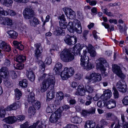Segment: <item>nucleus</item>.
Instances as JSON below:
<instances>
[{
    "label": "nucleus",
    "instance_id": "obj_31",
    "mask_svg": "<svg viewBox=\"0 0 128 128\" xmlns=\"http://www.w3.org/2000/svg\"><path fill=\"white\" fill-rule=\"evenodd\" d=\"M103 94L105 100L110 98L112 95L111 90H106L104 91Z\"/></svg>",
    "mask_w": 128,
    "mask_h": 128
},
{
    "label": "nucleus",
    "instance_id": "obj_2",
    "mask_svg": "<svg viewBox=\"0 0 128 128\" xmlns=\"http://www.w3.org/2000/svg\"><path fill=\"white\" fill-rule=\"evenodd\" d=\"M67 28L70 32H72L74 31L79 34H81L82 32L81 23L77 19L74 20L73 22H69L67 26Z\"/></svg>",
    "mask_w": 128,
    "mask_h": 128
},
{
    "label": "nucleus",
    "instance_id": "obj_10",
    "mask_svg": "<svg viewBox=\"0 0 128 128\" xmlns=\"http://www.w3.org/2000/svg\"><path fill=\"white\" fill-rule=\"evenodd\" d=\"M116 87L118 90L123 92H125L127 90L126 86L122 80H120L117 83Z\"/></svg>",
    "mask_w": 128,
    "mask_h": 128
},
{
    "label": "nucleus",
    "instance_id": "obj_49",
    "mask_svg": "<svg viewBox=\"0 0 128 128\" xmlns=\"http://www.w3.org/2000/svg\"><path fill=\"white\" fill-rule=\"evenodd\" d=\"M32 104L34 106H36V108L37 109H38L41 107V104L39 101L36 100V101Z\"/></svg>",
    "mask_w": 128,
    "mask_h": 128
},
{
    "label": "nucleus",
    "instance_id": "obj_16",
    "mask_svg": "<svg viewBox=\"0 0 128 128\" xmlns=\"http://www.w3.org/2000/svg\"><path fill=\"white\" fill-rule=\"evenodd\" d=\"M21 103L18 101L13 103L10 105L9 106L6 108V110L10 111L12 110H15L20 106Z\"/></svg>",
    "mask_w": 128,
    "mask_h": 128
},
{
    "label": "nucleus",
    "instance_id": "obj_34",
    "mask_svg": "<svg viewBox=\"0 0 128 128\" xmlns=\"http://www.w3.org/2000/svg\"><path fill=\"white\" fill-rule=\"evenodd\" d=\"M26 58L25 56L18 55L14 59L15 60L18 62H24L26 60Z\"/></svg>",
    "mask_w": 128,
    "mask_h": 128
},
{
    "label": "nucleus",
    "instance_id": "obj_25",
    "mask_svg": "<svg viewBox=\"0 0 128 128\" xmlns=\"http://www.w3.org/2000/svg\"><path fill=\"white\" fill-rule=\"evenodd\" d=\"M62 65L60 62H58L55 64L54 70L57 74H59L62 70Z\"/></svg>",
    "mask_w": 128,
    "mask_h": 128
},
{
    "label": "nucleus",
    "instance_id": "obj_30",
    "mask_svg": "<svg viewBox=\"0 0 128 128\" xmlns=\"http://www.w3.org/2000/svg\"><path fill=\"white\" fill-rule=\"evenodd\" d=\"M0 2L6 6L10 7L12 6L13 1L12 0H0Z\"/></svg>",
    "mask_w": 128,
    "mask_h": 128
},
{
    "label": "nucleus",
    "instance_id": "obj_17",
    "mask_svg": "<svg viewBox=\"0 0 128 128\" xmlns=\"http://www.w3.org/2000/svg\"><path fill=\"white\" fill-rule=\"evenodd\" d=\"M88 54L86 50H83L82 55L80 54V55H79L81 57L80 64L89 61V57L87 55Z\"/></svg>",
    "mask_w": 128,
    "mask_h": 128
},
{
    "label": "nucleus",
    "instance_id": "obj_9",
    "mask_svg": "<svg viewBox=\"0 0 128 128\" xmlns=\"http://www.w3.org/2000/svg\"><path fill=\"white\" fill-rule=\"evenodd\" d=\"M63 11L67 16L68 14L70 18L71 19H74L75 18L76 14L75 12L71 9L68 8H63Z\"/></svg>",
    "mask_w": 128,
    "mask_h": 128
},
{
    "label": "nucleus",
    "instance_id": "obj_36",
    "mask_svg": "<svg viewBox=\"0 0 128 128\" xmlns=\"http://www.w3.org/2000/svg\"><path fill=\"white\" fill-rule=\"evenodd\" d=\"M100 127L98 126H97L96 128H103L102 127L104 126H107L109 124V122L106 121V120L102 119L100 121Z\"/></svg>",
    "mask_w": 128,
    "mask_h": 128
},
{
    "label": "nucleus",
    "instance_id": "obj_11",
    "mask_svg": "<svg viewBox=\"0 0 128 128\" xmlns=\"http://www.w3.org/2000/svg\"><path fill=\"white\" fill-rule=\"evenodd\" d=\"M64 41L66 44L69 45L74 44L76 43L77 40L76 36H72L68 35L66 36Z\"/></svg>",
    "mask_w": 128,
    "mask_h": 128
},
{
    "label": "nucleus",
    "instance_id": "obj_42",
    "mask_svg": "<svg viewBox=\"0 0 128 128\" xmlns=\"http://www.w3.org/2000/svg\"><path fill=\"white\" fill-rule=\"evenodd\" d=\"M20 86L22 88H25L28 85V81L26 79H24L19 82Z\"/></svg>",
    "mask_w": 128,
    "mask_h": 128
},
{
    "label": "nucleus",
    "instance_id": "obj_60",
    "mask_svg": "<svg viewBox=\"0 0 128 128\" xmlns=\"http://www.w3.org/2000/svg\"><path fill=\"white\" fill-rule=\"evenodd\" d=\"M70 108V106H69L66 105H64L61 108H60L61 110L62 109L66 111L67 110H68Z\"/></svg>",
    "mask_w": 128,
    "mask_h": 128
},
{
    "label": "nucleus",
    "instance_id": "obj_64",
    "mask_svg": "<svg viewBox=\"0 0 128 128\" xmlns=\"http://www.w3.org/2000/svg\"><path fill=\"white\" fill-rule=\"evenodd\" d=\"M29 125L27 122H26L20 125V128H28Z\"/></svg>",
    "mask_w": 128,
    "mask_h": 128
},
{
    "label": "nucleus",
    "instance_id": "obj_48",
    "mask_svg": "<svg viewBox=\"0 0 128 128\" xmlns=\"http://www.w3.org/2000/svg\"><path fill=\"white\" fill-rule=\"evenodd\" d=\"M112 89L114 91L113 93L114 96L115 98H118L119 96V94L118 91L116 90L114 87L112 88Z\"/></svg>",
    "mask_w": 128,
    "mask_h": 128
},
{
    "label": "nucleus",
    "instance_id": "obj_50",
    "mask_svg": "<svg viewBox=\"0 0 128 128\" xmlns=\"http://www.w3.org/2000/svg\"><path fill=\"white\" fill-rule=\"evenodd\" d=\"M6 108L5 109L1 108L0 110V117L1 118L4 117L6 113Z\"/></svg>",
    "mask_w": 128,
    "mask_h": 128
},
{
    "label": "nucleus",
    "instance_id": "obj_40",
    "mask_svg": "<svg viewBox=\"0 0 128 128\" xmlns=\"http://www.w3.org/2000/svg\"><path fill=\"white\" fill-rule=\"evenodd\" d=\"M15 94L16 95V98L18 100L22 96V93L18 89L16 88L14 90Z\"/></svg>",
    "mask_w": 128,
    "mask_h": 128
},
{
    "label": "nucleus",
    "instance_id": "obj_35",
    "mask_svg": "<svg viewBox=\"0 0 128 128\" xmlns=\"http://www.w3.org/2000/svg\"><path fill=\"white\" fill-rule=\"evenodd\" d=\"M14 22L12 19L6 17L5 25L12 27L14 25Z\"/></svg>",
    "mask_w": 128,
    "mask_h": 128
},
{
    "label": "nucleus",
    "instance_id": "obj_58",
    "mask_svg": "<svg viewBox=\"0 0 128 128\" xmlns=\"http://www.w3.org/2000/svg\"><path fill=\"white\" fill-rule=\"evenodd\" d=\"M0 72H2L8 74V69L6 67H2L0 69Z\"/></svg>",
    "mask_w": 128,
    "mask_h": 128
},
{
    "label": "nucleus",
    "instance_id": "obj_3",
    "mask_svg": "<svg viewBox=\"0 0 128 128\" xmlns=\"http://www.w3.org/2000/svg\"><path fill=\"white\" fill-rule=\"evenodd\" d=\"M60 56L61 60L64 62H70L74 58V56L68 49H64L60 53Z\"/></svg>",
    "mask_w": 128,
    "mask_h": 128
},
{
    "label": "nucleus",
    "instance_id": "obj_44",
    "mask_svg": "<svg viewBox=\"0 0 128 128\" xmlns=\"http://www.w3.org/2000/svg\"><path fill=\"white\" fill-rule=\"evenodd\" d=\"M4 83L5 85L7 87L11 86L12 84V82L9 78H5L4 80Z\"/></svg>",
    "mask_w": 128,
    "mask_h": 128
},
{
    "label": "nucleus",
    "instance_id": "obj_28",
    "mask_svg": "<svg viewBox=\"0 0 128 128\" xmlns=\"http://www.w3.org/2000/svg\"><path fill=\"white\" fill-rule=\"evenodd\" d=\"M95 126V123L92 121L88 120L86 122L84 127L85 128H94Z\"/></svg>",
    "mask_w": 128,
    "mask_h": 128
},
{
    "label": "nucleus",
    "instance_id": "obj_59",
    "mask_svg": "<svg viewBox=\"0 0 128 128\" xmlns=\"http://www.w3.org/2000/svg\"><path fill=\"white\" fill-rule=\"evenodd\" d=\"M6 44L2 40L0 41V48L2 49Z\"/></svg>",
    "mask_w": 128,
    "mask_h": 128
},
{
    "label": "nucleus",
    "instance_id": "obj_63",
    "mask_svg": "<svg viewBox=\"0 0 128 128\" xmlns=\"http://www.w3.org/2000/svg\"><path fill=\"white\" fill-rule=\"evenodd\" d=\"M25 119V116L23 115L18 116H17V118H16V120H20V121L22 120Z\"/></svg>",
    "mask_w": 128,
    "mask_h": 128
},
{
    "label": "nucleus",
    "instance_id": "obj_4",
    "mask_svg": "<svg viewBox=\"0 0 128 128\" xmlns=\"http://www.w3.org/2000/svg\"><path fill=\"white\" fill-rule=\"evenodd\" d=\"M85 78L89 84L98 82L102 80L101 74L98 73L93 72L90 73L89 76H86Z\"/></svg>",
    "mask_w": 128,
    "mask_h": 128
},
{
    "label": "nucleus",
    "instance_id": "obj_33",
    "mask_svg": "<svg viewBox=\"0 0 128 128\" xmlns=\"http://www.w3.org/2000/svg\"><path fill=\"white\" fill-rule=\"evenodd\" d=\"M6 32L11 38H15L18 36L17 33L14 30H10L7 31Z\"/></svg>",
    "mask_w": 128,
    "mask_h": 128
},
{
    "label": "nucleus",
    "instance_id": "obj_13",
    "mask_svg": "<svg viewBox=\"0 0 128 128\" xmlns=\"http://www.w3.org/2000/svg\"><path fill=\"white\" fill-rule=\"evenodd\" d=\"M84 44L80 45L78 44L75 45L72 48V52L74 54H79L80 55V51L83 47H86Z\"/></svg>",
    "mask_w": 128,
    "mask_h": 128
},
{
    "label": "nucleus",
    "instance_id": "obj_39",
    "mask_svg": "<svg viewBox=\"0 0 128 128\" xmlns=\"http://www.w3.org/2000/svg\"><path fill=\"white\" fill-rule=\"evenodd\" d=\"M56 99L58 101H60L62 99L64 98V94L62 92H59L57 93Z\"/></svg>",
    "mask_w": 128,
    "mask_h": 128
},
{
    "label": "nucleus",
    "instance_id": "obj_29",
    "mask_svg": "<svg viewBox=\"0 0 128 128\" xmlns=\"http://www.w3.org/2000/svg\"><path fill=\"white\" fill-rule=\"evenodd\" d=\"M80 65L84 68L88 70H90L92 68V64L89 61L81 64Z\"/></svg>",
    "mask_w": 128,
    "mask_h": 128
},
{
    "label": "nucleus",
    "instance_id": "obj_61",
    "mask_svg": "<svg viewBox=\"0 0 128 128\" xmlns=\"http://www.w3.org/2000/svg\"><path fill=\"white\" fill-rule=\"evenodd\" d=\"M40 122L39 120L37 121L36 122L34 123L33 125L30 126L28 128H36L37 126L38 125Z\"/></svg>",
    "mask_w": 128,
    "mask_h": 128
},
{
    "label": "nucleus",
    "instance_id": "obj_23",
    "mask_svg": "<svg viewBox=\"0 0 128 128\" xmlns=\"http://www.w3.org/2000/svg\"><path fill=\"white\" fill-rule=\"evenodd\" d=\"M86 48H88V52L90 56L92 57H94L96 55V52L94 50V48L90 44H89L88 47L86 46Z\"/></svg>",
    "mask_w": 128,
    "mask_h": 128
},
{
    "label": "nucleus",
    "instance_id": "obj_32",
    "mask_svg": "<svg viewBox=\"0 0 128 128\" xmlns=\"http://www.w3.org/2000/svg\"><path fill=\"white\" fill-rule=\"evenodd\" d=\"M56 105L53 104L49 105L47 107L46 111L48 113H52L56 109Z\"/></svg>",
    "mask_w": 128,
    "mask_h": 128
},
{
    "label": "nucleus",
    "instance_id": "obj_38",
    "mask_svg": "<svg viewBox=\"0 0 128 128\" xmlns=\"http://www.w3.org/2000/svg\"><path fill=\"white\" fill-rule=\"evenodd\" d=\"M36 112V110L33 106H31L28 110V113L30 116L34 115Z\"/></svg>",
    "mask_w": 128,
    "mask_h": 128
},
{
    "label": "nucleus",
    "instance_id": "obj_51",
    "mask_svg": "<svg viewBox=\"0 0 128 128\" xmlns=\"http://www.w3.org/2000/svg\"><path fill=\"white\" fill-rule=\"evenodd\" d=\"M122 103L125 105H128V96H126L122 100Z\"/></svg>",
    "mask_w": 128,
    "mask_h": 128
},
{
    "label": "nucleus",
    "instance_id": "obj_55",
    "mask_svg": "<svg viewBox=\"0 0 128 128\" xmlns=\"http://www.w3.org/2000/svg\"><path fill=\"white\" fill-rule=\"evenodd\" d=\"M52 62V59L50 57H47L44 61V62L46 64L49 65Z\"/></svg>",
    "mask_w": 128,
    "mask_h": 128
},
{
    "label": "nucleus",
    "instance_id": "obj_47",
    "mask_svg": "<svg viewBox=\"0 0 128 128\" xmlns=\"http://www.w3.org/2000/svg\"><path fill=\"white\" fill-rule=\"evenodd\" d=\"M86 90L88 92L91 93L92 92L93 90V88L92 86L86 85L85 86Z\"/></svg>",
    "mask_w": 128,
    "mask_h": 128
},
{
    "label": "nucleus",
    "instance_id": "obj_12",
    "mask_svg": "<svg viewBox=\"0 0 128 128\" xmlns=\"http://www.w3.org/2000/svg\"><path fill=\"white\" fill-rule=\"evenodd\" d=\"M58 19L59 20L60 27L63 28H67V23L66 22L65 16L64 14L60 15L58 18Z\"/></svg>",
    "mask_w": 128,
    "mask_h": 128
},
{
    "label": "nucleus",
    "instance_id": "obj_57",
    "mask_svg": "<svg viewBox=\"0 0 128 128\" xmlns=\"http://www.w3.org/2000/svg\"><path fill=\"white\" fill-rule=\"evenodd\" d=\"M90 114H95L96 109L95 108L93 107H92L88 110Z\"/></svg>",
    "mask_w": 128,
    "mask_h": 128
},
{
    "label": "nucleus",
    "instance_id": "obj_54",
    "mask_svg": "<svg viewBox=\"0 0 128 128\" xmlns=\"http://www.w3.org/2000/svg\"><path fill=\"white\" fill-rule=\"evenodd\" d=\"M2 50L5 51L9 52L11 50V48L10 46L7 44Z\"/></svg>",
    "mask_w": 128,
    "mask_h": 128
},
{
    "label": "nucleus",
    "instance_id": "obj_22",
    "mask_svg": "<svg viewBox=\"0 0 128 128\" xmlns=\"http://www.w3.org/2000/svg\"><path fill=\"white\" fill-rule=\"evenodd\" d=\"M27 76L28 79L31 81H33L35 79V76L32 69L27 70L26 72Z\"/></svg>",
    "mask_w": 128,
    "mask_h": 128
},
{
    "label": "nucleus",
    "instance_id": "obj_6",
    "mask_svg": "<svg viewBox=\"0 0 128 128\" xmlns=\"http://www.w3.org/2000/svg\"><path fill=\"white\" fill-rule=\"evenodd\" d=\"M62 112V110L60 108H59L52 113L50 119L51 122L54 123L56 122L61 116Z\"/></svg>",
    "mask_w": 128,
    "mask_h": 128
},
{
    "label": "nucleus",
    "instance_id": "obj_7",
    "mask_svg": "<svg viewBox=\"0 0 128 128\" xmlns=\"http://www.w3.org/2000/svg\"><path fill=\"white\" fill-rule=\"evenodd\" d=\"M112 69L113 72L121 78H125V76L122 73L120 67L117 65H112Z\"/></svg>",
    "mask_w": 128,
    "mask_h": 128
},
{
    "label": "nucleus",
    "instance_id": "obj_43",
    "mask_svg": "<svg viewBox=\"0 0 128 128\" xmlns=\"http://www.w3.org/2000/svg\"><path fill=\"white\" fill-rule=\"evenodd\" d=\"M14 68L17 69L21 70L24 67V64L20 63L15 64H14Z\"/></svg>",
    "mask_w": 128,
    "mask_h": 128
},
{
    "label": "nucleus",
    "instance_id": "obj_62",
    "mask_svg": "<svg viewBox=\"0 0 128 128\" xmlns=\"http://www.w3.org/2000/svg\"><path fill=\"white\" fill-rule=\"evenodd\" d=\"M11 76L12 78L13 79H15L17 77V75L15 71H12L11 72Z\"/></svg>",
    "mask_w": 128,
    "mask_h": 128
},
{
    "label": "nucleus",
    "instance_id": "obj_26",
    "mask_svg": "<svg viewBox=\"0 0 128 128\" xmlns=\"http://www.w3.org/2000/svg\"><path fill=\"white\" fill-rule=\"evenodd\" d=\"M66 28H63L60 26V28H56L54 32L55 35L58 36L60 35H62L64 33V30Z\"/></svg>",
    "mask_w": 128,
    "mask_h": 128
},
{
    "label": "nucleus",
    "instance_id": "obj_27",
    "mask_svg": "<svg viewBox=\"0 0 128 128\" xmlns=\"http://www.w3.org/2000/svg\"><path fill=\"white\" fill-rule=\"evenodd\" d=\"M107 108L108 109H111L115 108L116 106V102L113 99H111L106 103Z\"/></svg>",
    "mask_w": 128,
    "mask_h": 128
},
{
    "label": "nucleus",
    "instance_id": "obj_52",
    "mask_svg": "<svg viewBox=\"0 0 128 128\" xmlns=\"http://www.w3.org/2000/svg\"><path fill=\"white\" fill-rule=\"evenodd\" d=\"M82 114L84 117H86L90 114L88 110H82Z\"/></svg>",
    "mask_w": 128,
    "mask_h": 128
},
{
    "label": "nucleus",
    "instance_id": "obj_56",
    "mask_svg": "<svg viewBox=\"0 0 128 128\" xmlns=\"http://www.w3.org/2000/svg\"><path fill=\"white\" fill-rule=\"evenodd\" d=\"M42 64L40 66V72H43L45 69V66L44 63L42 62Z\"/></svg>",
    "mask_w": 128,
    "mask_h": 128
},
{
    "label": "nucleus",
    "instance_id": "obj_8",
    "mask_svg": "<svg viewBox=\"0 0 128 128\" xmlns=\"http://www.w3.org/2000/svg\"><path fill=\"white\" fill-rule=\"evenodd\" d=\"M34 12L31 7H29L26 8L24 10L23 14L25 18L28 19L33 16Z\"/></svg>",
    "mask_w": 128,
    "mask_h": 128
},
{
    "label": "nucleus",
    "instance_id": "obj_41",
    "mask_svg": "<svg viewBox=\"0 0 128 128\" xmlns=\"http://www.w3.org/2000/svg\"><path fill=\"white\" fill-rule=\"evenodd\" d=\"M92 96L88 95L86 98V100L85 103V105L86 106L90 105L92 103Z\"/></svg>",
    "mask_w": 128,
    "mask_h": 128
},
{
    "label": "nucleus",
    "instance_id": "obj_14",
    "mask_svg": "<svg viewBox=\"0 0 128 128\" xmlns=\"http://www.w3.org/2000/svg\"><path fill=\"white\" fill-rule=\"evenodd\" d=\"M35 94L33 92H31L27 95L26 98V100L30 104H33L36 101L35 97Z\"/></svg>",
    "mask_w": 128,
    "mask_h": 128
},
{
    "label": "nucleus",
    "instance_id": "obj_15",
    "mask_svg": "<svg viewBox=\"0 0 128 128\" xmlns=\"http://www.w3.org/2000/svg\"><path fill=\"white\" fill-rule=\"evenodd\" d=\"M85 93L86 91L84 86L82 85H80L78 86L77 91L75 94L77 95L84 96Z\"/></svg>",
    "mask_w": 128,
    "mask_h": 128
},
{
    "label": "nucleus",
    "instance_id": "obj_20",
    "mask_svg": "<svg viewBox=\"0 0 128 128\" xmlns=\"http://www.w3.org/2000/svg\"><path fill=\"white\" fill-rule=\"evenodd\" d=\"M98 61H99V64H98L96 66L97 68L100 69L101 71H105L106 70L104 67V65L103 64H104L106 61L102 58L99 59Z\"/></svg>",
    "mask_w": 128,
    "mask_h": 128
},
{
    "label": "nucleus",
    "instance_id": "obj_46",
    "mask_svg": "<svg viewBox=\"0 0 128 128\" xmlns=\"http://www.w3.org/2000/svg\"><path fill=\"white\" fill-rule=\"evenodd\" d=\"M8 74V73L0 72V83L2 82V79L1 77L4 78H6L7 77Z\"/></svg>",
    "mask_w": 128,
    "mask_h": 128
},
{
    "label": "nucleus",
    "instance_id": "obj_5",
    "mask_svg": "<svg viewBox=\"0 0 128 128\" xmlns=\"http://www.w3.org/2000/svg\"><path fill=\"white\" fill-rule=\"evenodd\" d=\"M74 73V70L72 68L66 67L60 74V75L62 79L66 80L73 76Z\"/></svg>",
    "mask_w": 128,
    "mask_h": 128
},
{
    "label": "nucleus",
    "instance_id": "obj_21",
    "mask_svg": "<svg viewBox=\"0 0 128 128\" xmlns=\"http://www.w3.org/2000/svg\"><path fill=\"white\" fill-rule=\"evenodd\" d=\"M29 19V24L32 26L35 27L39 24V20L35 17L30 18Z\"/></svg>",
    "mask_w": 128,
    "mask_h": 128
},
{
    "label": "nucleus",
    "instance_id": "obj_37",
    "mask_svg": "<svg viewBox=\"0 0 128 128\" xmlns=\"http://www.w3.org/2000/svg\"><path fill=\"white\" fill-rule=\"evenodd\" d=\"M72 120L73 122L76 124H80L82 121V118H81L78 116L74 117L72 119Z\"/></svg>",
    "mask_w": 128,
    "mask_h": 128
},
{
    "label": "nucleus",
    "instance_id": "obj_19",
    "mask_svg": "<svg viewBox=\"0 0 128 128\" xmlns=\"http://www.w3.org/2000/svg\"><path fill=\"white\" fill-rule=\"evenodd\" d=\"M3 121L6 123L12 124L16 121V118L14 116H9L4 119Z\"/></svg>",
    "mask_w": 128,
    "mask_h": 128
},
{
    "label": "nucleus",
    "instance_id": "obj_18",
    "mask_svg": "<svg viewBox=\"0 0 128 128\" xmlns=\"http://www.w3.org/2000/svg\"><path fill=\"white\" fill-rule=\"evenodd\" d=\"M36 48L34 51V54L36 57L39 58L41 55L42 52V49L40 48V45L38 44H36L34 45Z\"/></svg>",
    "mask_w": 128,
    "mask_h": 128
},
{
    "label": "nucleus",
    "instance_id": "obj_45",
    "mask_svg": "<svg viewBox=\"0 0 128 128\" xmlns=\"http://www.w3.org/2000/svg\"><path fill=\"white\" fill-rule=\"evenodd\" d=\"M106 102L103 100H99L97 103V106L99 108H103L105 105Z\"/></svg>",
    "mask_w": 128,
    "mask_h": 128
},
{
    "label": "nucleus",
    "instance_id": "obj_24",
    "mask_svg": "<svg viewBox=\"0 0 128 128\" xmlns=\"http://www.w3.org/2000/svg\"><path fill=\"white\" fill-rule=\"evenodd\" d=\"M53 88H51L49 91L48 90L47 92V101H49L53 99L54 96V92L53 91Z\"/></svg>",
    "mask_w": 128,
    "mask_h": 128
},
{
    "label": "nucleus",
    "instance_id": "obj_1",
    "mask_svg": "<svg viewBox=\"0 0 128 128\" xmlns=\"http://www.w3.org/2000/svg\"><path fill=\"white\" fill-rule=\"evenodd\" d=\"M39 79L40 80L44 79L41 86V91L42 92H45L48 87L51 89L54 88L55 80L53 75L44 74Z\"/></svg>",
    "mask_w": 128,
    "mask_h": 128
},
{
    "label": "nucleus",
    "instance_id": "obj_53",
    "mask_svg": "<svg viewBox=\"0 0 128 128\" xmlns=\"http://www.w3.org/2000/svg\"><path fill=\"white\" fill-rule=\"evenodd\" d=\"M6 17H0V24L5 25Z\"/></svg>",
    "mask_w": 128,
    "mask_h": 128
}]
</instances>
